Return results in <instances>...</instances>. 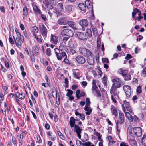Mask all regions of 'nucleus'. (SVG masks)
Instances as JSON below:
<instances>
[{"label": "nucleus", "mask_w": 146, "mask_h": 146, "mask_svg": "<svg viewBox=\"0 0 146 146\" xmlns=\"http://www.w3.org/2000/svg\"><path fill=\"white\" fill-rule=\"evenodd\" d=\"M118 120L116 122V127L117 131L119 132L120 130L118 129L119 125H121V124L124 123L125 121V117L124 114L121 112H119V117Z\"/></svg>", "instance_id": "nucleus-1"}, {"label": "nucleus", "mask_w": 146, "mask_h": 146, "mask_svg": "<svg viewBox=\"0 0 146 146\" xmlns=\"http://www.w3.org/2000/svg\"><path fill=\"white\" fill-rule=\"evenodd\" d=\"M112 82H113V84L111 88V91L114 92L115 90H117V88H119L121 86V81L118 78L117 79H113Z\"/></svg>", "instance_id": "nucleus-2"}, {"label": "nucleus", "mask_w": 146, "mask_h": 146, "mask_svg": "<svg viewBox=\"0 0 146 146\" xmlns=\"http://www.w3.org/2000/svg\"><path fill=\"white\" fill-rule=\"evenodd\" d=\"M79 51L80 54L87 57L92 55V52L90 50L82 47L79 48Z\"/></svg>", "instance_id": "nucleus-3"}, {"label": "nucleus", "mask_w": 146, "mask_h": 146, "mask_svg": "<svg viewBox=\"0 0 146 146\" xmlns=\"http://www.w3.org/2000/svg\"><path fill=\"white\" fill-rule=\"evenodd\" d=\"M55 54L56 56L57 59L59 60H61L62 58L67 57V55L66 53L64 52H60L59 50L57 48H55L54 49Z\"/></svg>", "instance_id": "nucleus-4"}, {"label": "nucleus", "mask_w": 146, "mask_h": 146, "mask_svg": "<svg viewBox=\"0 0 146 146\" xmlns=\"http://www.w3.org/2000/svg\"><path fill=\"white\" fill-rule=\"evenodd\" d=\"M75 35L77 38L81 40H84L87 39V36L82 32H77Z\"/></svg>", "instance_id": "nucleus-5"}, {"label": "nucleus", "mask_w": 146, "mask_h": 146, "mask_svg": "<svg viewBox=\"0 0 146 146\" xmlns=\"http://www.w3.org/2000/svg\"><path fill=\"white\" fill-rule=\"evenodd\" d=\"M122 107L123 111H125V110L126 109L130 113H132V110L131 109V106H130L129 103V102H127L124 101L122 105Z\"/></svg>", "instance_id": "nucleus-6"}, {"label": "nucleus", "mask_w": 146, "mask_h": 146, "mask_svg": "<svg viewBox=\"0 0 146 146\" xmlns=\"http://www.w3.org/2000/svg\"><path fill=\"white\" fill-rule=\"evenodd\" d=\"M134 134L137 136H141L142 134L141 129L139 127H134L133 130Z\"/></svg>", "instance_id": "nucleus-7"}, {"label": "nucleus", "mask_w": 146, "mask_h": 146, "mask_svg": "<svg viewBox=\"0 0 146 146\" xmlns=\"http://www.w3.org/2000/svg\"><path fill=\"white\" fill-rule=\"evenodd\" d=\"M39 27L42 35L44 38L46 37L47 32V29L43 24L40 25Z\"/></svg>", "instance_id": "nucleus-8"}, {"label": "nucleus", "mask_w": 146, "mask_h": 146, "mask_svg": "<svg viewBox=\"0 0 146 146\" xmlns=\"http://www.w3.org/2000/svg\"><path fill=\"white\" fill-rule=\"evenodd\" d=\"M79 23L81 26L82 28L84 29L88 26V22L87 19H83L79 21Z\"/></svg>", "instance_id": "nucleus-9"}, {"label": "nucleus", "mask_w": 146, "mask_h": 146, "mask_svg": "<svg viewBox=\"0 0 146 146\" xmlns=\"http://www.w3.org/2000/svg\"><path fill=\"white\" fill-rule=\"evenodd\" d=\"M76 60L78 63L80 64H84L86 62L85 58L80 55L77 56L76 58Z\"/></svg>", "instance_id": "nucleus-10"}, {"label": "nucleus", "mask_w": 146, "mask_h": 146, "mask_svg": "<svg viewBox=\"0 0 146 146\" xmlns=\"http://www.w3.org/2000/svg\"><path fill=\"white\" fill-rule=\"evenodd\" d=\"M74 130L77 133V136L79 139H81V135L80 134L82 129H80V127L77 125H75Z\"/></svg>", "instance_id": "nucleus-11"}, {"label": "nucleus", "mask_w": 146, "mask_h": 146, "mask_svg": "<svg viewBox=\"0 0 146 146\" xmlns=\"http://www.w3.org/2000/svg\"><path fill=\"white\" fill-rule=\"evenodd\" d=\"M87 62L90 65H94V59L92 55L87 57Z\"/></svg>", "instance_id": "nucleus-12"}, {"label": "nucleus", "mask_w": 146, "mask_h": 146, "mask_svg": "<svg viewBox=\"0 0 146 146\" xmlns=\"http://www.w3.org/2000/svg\"><path fill=\"white\" fill-rule=\"evenodd\" d=\"M32 51L33 53L32 55H34L35 54V55H37L39 54V49L36 46H34L32 47Z\"/></svg>", "instance_id": "nucleus-13"}, {"label": "nucleus", "mask_w": 146, "mask_h": 146, "mask_svg": "<svg viewBox=\"0 0 146 146\" xmlns=\"http://www.w3.org/2000/svg\"><path fill=\"white\" fill-rule=\"evenodd\" d=\"M85 3L88 9H91L92 11L93 10L92 5L90 1H85Z\"/></svg>", "instance_id": "nucleus-14"}, {"label": "nucleus", "mask_w": 146, "mask_h": 146, "mask_svg": "<svg viewBox=\"0 0 146 146\" xmlns=\"http://www.w3.org/2000/svg\"><path fill=\"white\" fill-rule=\"evenodd\" d=\"M111 110L113 115H114L115 117H117L118 115L117 111L115 108L112 106L111 108Z\"/></svg>", "instance_id": "nucleus-15"}, {"label": "nucleus", "mask_w": 146, "mask_h": 146, "mask_svg": "<svg viewBox=\"0 0 146 146\" xmlns=\"http://www.w3.org/2000/svg\"><path fill=\"white\" fill-rule=\"evenodd\" d=\"M78 5L79 8L81 10L83 11L86 12V8L85 3L84 4L83 3H80Z\"/></svg>", "instance_id": "nucleus-16"}, {"label": "nucleus", "mask_w": 146, "mask_h": 146, "mask_svg": "<svg viewBox=\"0 0 146 146\" xmlns=\"http://www.w3.org/2000/svg\"><path fill=\"white\" fill-rule=\"evenodd\" d=\"M13 37L14 39L15 43L16 45L19 47L20 46H21V44L22 41L20 40L19 39V38H16V39H15V37L13 36Z\"/></svg>", "instance_id": "nucleus-17"}, {"label": "nucleus", "mask_w": 146, "mask_h": 146, "mask_svg": "<svg viewBox=\"0 0 146 146\" xmlns=\"http://www.w3.org/2000/svg\"><path fill=\"white\" fill-rule=\"evenodd\" d=\"M57 23L60 25H64L66 23L65 18H60L57 21Z\"/></svg>", "instance_id": "nucleus-18"}, {"label": "nucleus", "mask_w": 146, "mask_h": 146, "mask_svg": "<svg viewBox=\"0 0 146 146\" xmlns=\"http://www.w3.org/2000/svg\"><path fill=\"white\" fill-rule=\"evenodd\" d=\"M33 10L35 13L36 14L41 13V11L38 8V7L35 5H33Z\"/></svg>", "instance_id": "nucleus-19"}, {"label": "nucleus", "mask_w": 146, "mask_h": 146, "mask_svg": "<svg viewBox=\"0 0 146 146\" xmlns=\"http://www.w3.org/2000/svg\"><path fill=\"white\" fill-rule=\"evenodd\" d=\"M51 37V40L53 41V44H56L58 42V37L52 34Z\"/></svg>", "instance_id": "nucleus-20"}, {"label": "nucleus", "mask_w": 146, "mask_h": 146, "mask_svg": "<svg viewBox=\"0 0 146 146\" xmlns=\"http://www.w3.org/2000/svg\"><path fill=\"white\" fill-rule=\"evenodd\" d=\"M124 111L125 113L126 117L131 121H132L133 120V116L129 112H125V111L124 110Z\"/></svg>", "instance_id": "nucleus-21"}, {"label": "nucleus", "mask_w": 146, "mask_h": 146, "mask_svg": "<svg viewBox=\"0 0 146 146\" xmlns=\"http://www.w3.org/2000/svg\"><path fill=\"white\" fill-rule=\"evenodd\" d=\"M84 110L86 111V114L87 115H89L92 112V110L90 107L88 106H85Z\"/></svg>", "instance_id": "nucleus-22"}, {"label": "nucleus", "mask_w": 146, "mask_h": 146, "mask_svg": "<svg viewBox=\"0 0 146 146\" xmlns=\"http://www.w3.org/2000/svg\"><path fill=\"white\" fill-rule=\"evenodd\" d=\"M15 94L17 97L21 99H24L25 97V94L23 93L20 94L18 92H17Z\"/></svg>", "instance_id": "nucleus-23"}, {"label": "nucleus", "mask_w": 146, "mask_h": 146, "mask_svg": "<svg viewBox=\"0 0 146 146\" xmlns=\"http://www.w3.org/2000/svg\"><path fill=\"white\" fill-rule=\"evenodd\" d=\"M75 119L73 117H70V124L71 127H73L75 126Z\"/></svg>", "instance_id": "nucleus-24"}, {"label": "nucleus", "mask_w": 146, "mask_h": 146, "mask_svg": "<svg viewBox=\"0 0 146 146\" xmlns=\"http://www.w3.org/2000/svg\"><path fill=\"white\" fill-rule=\"evenodd\" d=\"M68 25L73 29L77 30L78 29L76 27L75 23L74 22L72 21H69L68 22Z\"/></svg>", "instance_id": "nucleus-25"}, {"label": "nucleus", "mask_w": 146, "mask_h": 146, "mask_svg": "<svg viewBox=\"0 0 146 146\" xmlns=\"http://www.w3.org/2000/svg\"><path fill=\"white\" fill-rule=\"evenodd\" d=\"M43 3L45 5L48 10L53 9V7L52 5L53 4H50L48 3V1H47V2H44L43 1Z\"/></svg>", "instance_id": "nucleus-26"}, {"label": "nucleus", "mask_w": 146, "mask_h": 146, "mask_svg": "<svg viewBox=\"0 0 146 146\" xmlns=\"http://www.w3.org/2000/svg\"><path fill=\"white\" fill-rule=\"evenodd\" d=\"M85 34L87 36V38L88 37L89 38H91L92 35V33L91 29H87Z\"/></svg>", "instance_id": "nucleus-27"}, {"label": "nucleus", "mask_w": 146, "mask_h": 146, "mask_svg": "<svg viewBox=\"0 0 146 146\" xmlns=\"http://www.w3.org/2000/svg\"><path fill=\"white\" fill-rule=\"evenodd\" d=\"M67 32V36L69 37L73 36L74 35V33L72 30L70 29H68Z\"/></svg>", "instance_id": "nucleus-28"}, {"label": "nucleus", "mask_w": 146, "mask_h": 146, "mask_svg": "<svg viewBox=\"0 0 146 146\" xmlns=\"http://www.w3.org/2000/svg\"><path fill=\"white\" fill-rule=\"evenodd\" d=\"M142 143L143 145L146 146V135H144L142 138Z\"/></svg>", "instance_id": "nucleus-29"}, {"label": "nucleus", "mask_w": 146, "mask_h": 146, "mask_svg": "<svg viewBox=\"0 0 146 146\" xmlns=\"http://www.w3.org/2000/svg\"><path fill=\"white\" fill-rule=\"evenodd\" d=\"M72 7L71 6H67L66 9V11L67 12H70L72 11Z\"/></svg>", "instance_id": "nucleus-30"}, {"label": "nucleus", "mask_w": 146, "mask_h": 146, "mask_svg": "<svg viewBox=\"0 0 146 146\" xmlns=\"http://www.w3.org/2000/svg\"><path fill=\"white\" fill-rule=\"evenodd\" d=\"M102 82L104 85L105 86L107 85V77L105 76H104L102 79Z\"/></svg>", "instance_id": "nucleus-31"}, {"label": "nucleus", "mask_w": 146, "mask_h": 146, "mask_svg": "<svg viewBox=\"0 0 146 146\" xmlns=\"http://www.w3.org/2000/svg\"><path fill=\"white\" fill-rule=\"evenodd\" d=\"M67 29H65L61 31V34L62 36H67Z\"/></svg>", "instance_id": "nucleus-32"}, {"label": "nucleus", "mask_w": 146, "mask_h": 146, "mask_svg": "<svg viewBox=\"0 0 146 146\" xmlns=\"http://www.w3.org/2000/svg\"><path fill=\"white\" fill-rule=\"evenodd\" d=\"M123 89L125 92L131 90L130 86L128 85H125L123 87Z\"/></svg>", "instance_id": "nucleus-33"}, {"label": "nucleus", "mask_w": 146, "mask_h": 146, "mask_svg": "<svg viewBox=\"0 0 146 146\" xmlns=\"http://www.w3.org/2000/svg\"><path fill=\"white\" fill-rule=\"evenodd\" d=\"M67 91L68 93H67L66 96H71L73 93V92L70 89H67Z\"/></svg>", "instance_id": "nucleus-34"}, {"label": "nucleus", "mask_w": 146, "mask_h": 146, "mask_svg": "<svg viewBox=\"0 0 146 146\" xmlns=\"http://www.w3.org/2000/svg\"><path fill=\"white\" fill-rule=\"evenodd\" d=\"M32 31L35 33H37L38 31V28L36 26L33 27L32 29Z\"/></svg>", "instance_id": "nucleus-35"}, {"label": "nucleus", "mask_w": 146, "mask_h": 146, "mask_svg": "<svg viewBox=\"0 0 146 146\" xmlns=\"http://www.w3.org/2000/svg\"><path fill=\"white\" fill-rule=\"evenodd\" d=\"M125 76V77L124 78V79L125 80H129L131 79V75L130 74H127L126 76Z\"/></svg>", "instance_id": "nucleus-36"}, {"label": "nucleus", "mask_w": 146, "mask_h": 146, "mask_svg": "<svg viewBox=\"0 0 146 146\" xmlns=\"http://www.w3.org/2000/svg\"><path fill=\"white\" fill-rule=\"evenodd\" d=\"M58 6L59 9H60L61 11L63 10V5L62 3H58Z\"/></svg>", "instance_id": "nucleus-37"}, {"label": "nucleus", "mask_w": 146, "mask_h": 146, "mask_svg": "<svg viewBox=\"0 0 146 146\" xmlns=\"http://www.w3.org/2000/svg\"><path fill=\"white\" fill-rule=\"evenodd\" d=\"M86 104L85 106H89L90 104V99L88 98H86Z\"/></svg>", "instance_id": "nucleus-38"}, {"label": "nucleus", "mask_w": 146, "mask_h": 146, "mask_svg": "<svg viewBox=\"0 0 146 146\" xmlns=\"http://www.w3.org/2000/svg\"><path fill=\"white\" fill-rule=\"evenodd\" d=\"M51 50L50 48H48L46 50V54L48 56H49L51 55Z\"/></svg>", "instance_id": "nucleus-39"}, {"label": "nucleus", "mask_w": 146, "mask_h": 146, "mask_svg": "<svg viewBox=\"0 0 146 146\" xmlns=\"http://www.w3.org/2000/svg\"><path fill=\"white\" fill-rule=\"evenodd\" d=\"M102 60L103 63H108L109 62V60L107 58H102Z\"/></svg>", "instance_id": "nucleus-40"}, {"label": "nucleus", "mask_w": 146, "mask_h": 146, "mask_svg": "<svg viewBox=\"0 0 146 146\" xmlns=\"http://www.w3.org/2000/svg\"><path fill=\"white\" fill-rule=\"evenodd\" d=\"M80 93V90H78L76 91V96L78 99H79L80 98V96H79Z\"/></svg>", "instance_id": "nucleus-41"}, {"label": "nucleus", "mask_w": 146, "mask_h": 146, "mask_svg": "<svg viewBox=\"0 0 146 146\" xmlns=\"http://www.w3.org/2000/svg\"><path fill=\"white\" fill-rule=\"evenodd\" d=\"M17 37H16L17 38H19V39L22 42H24V38L23 36L21 35V36H17Z\"/></svg>", "instance_id": "nucleus-42"}, {"label": "nucleus", "mask_w": 146, "mask_h": 146, "mask_svg": "<svg viewBox=\"0 0 146 146\" xmlns=\"http://www.w3.org/2000/svg\"><path fill=\"white\" fill-rule=\"evenodd\" d=\"M110 91V93H111V94H112L113 93V94L114 95V96H117V98L118 99H119V96H118V94L117 93L115 92L116 90H115L114 92H112V91H111V88Z\"/></svg>", "instance_id": "nucleus-43"}, {"label": "nucleus", "mask_w": 146, "mask_h": 146, "mask_svg": "<svg viewBox=\"0 0 146 146\" xmlns=\"http://www.w3.org/2000/svg\"><path fill=\"white\" fill-rule=\"evenodd\" d=\"M122 72V76H126L128 73V71L127 70L123 69Z\"/></svg>", "instance_id": "nucleus-44"}, {"label": "nucleus", "mask_w": 146, "mask_h": 146, "mask_svg": "<svg viewBox=\"0 0 146 146\" xmlns=\"http://www.w3.org/2000/svg\"><path fill=\"white\" fill-rule=\"evenodd\" d=\"M27 13V9L26 7H24L23 9V13L24 15L26 16Z\"/></svg>", "instance_id": "nucleus-45"}, {"label": "nucleus", "mask_w": 146, "mask_h": 146, "mask_svg": "<svg viewBox=\"0 0 146 146\" xmlns=\"http://www.w3.org/2000/svg\"><path fill=\"white\" fill-rule=\"evenodd\" d=\"M80 75V73L79 72H75L74 73V76L77 79H79L80 77L79 76Z\"/></svg>", "instance_id": "nucleus-46"}, {"label": "nucleus", "mask_w": 146, "mask_h": 146, "mask_svg": "<svg viewBox=\"0 0 146 146\" xmlns=\"http://www.w3.org/2000/svg\"><path fill=\"white\" fill-rule=\"evenodd\" d=\"M69 38V37L67 36H66L65 37H63L62 41L64 43H65L66 42Z\"/></svg>", "instance_id": "nucleus-47"}, {"label": "nucleus", "mask_w": 146, "mask_h": 146, "mask_svg": "<svg viewBox=\"0 0 146 146\" xmlns=\"http://www.w3.org/2000/svg\"><path fill=\"white\" fill-rule=\"evenodd\" d=\"M126 96L129 97L131 94V90L125 92Z\"/></svg>", "instance_id": "nucleus-48"}, {"label": "nucleus", "mask_w": 146, "mask_h": 146, "mask_svg": "<svg viewBox=\"0 0 146 146\" xmlns=\"http://www.w3.org/2000/svg\"><path fill=\"white\" fill-rule=\"evenodd\" d=\"M48 1V3L51 4H54V0H45L44 1V2H47V1Z\"/></svg>", "instance_id": "nucleus-49"}, {"label": "nucleus", "mask_w": 146, "mask_h": 146, "mask_svg": "<svg viewBox=\"0 0 146 146\" xmlns=\"http://www.w3.org/2000/svg\"><path fill=\"white\" fill-rule=\"evenodd\" d=\"M58 133L60 137V138L62 139H63L64 138V137L63 136V135H62V134L60 132V131H58Z\"/></svg>", "instance_id": "nucleus-50"}, {"label": "nucleus", "mask_w": 146, "mask_h": 146, "mask_svg": "<svg viewBox=\"0 0 146 146\" xmlns=\"http://www.w3.org/2000/svg\"><path fill=\"white\" fill-rule=\"evenodd\" d=\"M64 83L66 85V88L68 87V81L67 78H65V82Z\"/></svg>", "instance_id": "nucleus-51"}, {"label": "nucleus", "mask_w": 146, "mask_h": 146, "mask_svg": "<svg viewBox=\"0 0 146 146\" xmlns=\"http://www.w3.org/2000/svg\"><path fill=\"white\" fill-rule=\"evenodd\" d=\"M64 58L63 62L66 64H70L68 60L67 59V57L66 58V57H65Z\"/></svg>", "instance_id": "nucleus-52"}, {"label": "nucleus", "mask_w": 146, "mask_h": 146, "mask_svg": "<svg viewBox=\"0 0 146 146\" xmlns=\"http://www.w3.org/2000/svg\"><path fill=\"white\" fill-rule=\"evenodd\" d=\"M9 5H12L14 2V0H7Z\"/></svg>", "instance_id": "nucleus-53"}, {"label": "nucleus", "mask_w": 146, "mask_h": 146, "mask_svg": "<svg viewBox=\"0 0 146 146\" xmlns=\"http://www.w3.org/2000/svg\"><path fill=\"white\" fill-rule=\"evenodd\" d=\"M57 98H57L56 99V103L58 105H59L60 104V96L59 94H58V97Z\"/></svg>", "instance_id": "nucleus-54"}, {"label": "nucleus", "mask_w": 146, "mask_h": 146, "mask_svg": "<svg viewBox=\"0 0 146 146\" xmlns=\"http://www.w3.org/2000/svg\"><path fill=\"white\" fill-rule=\"evenodd\" d=\"M137 92L138 93H140L141 92V87L139 86L137 88L136 90Z\"/></svg>", "instance_id": "nucleus-55"}, {"label": "nucleus", "mask_w": 146, "mask_h": 146, "mask_svg": "<svg viewBox=\"0 0 146 146\" xmlns=\"http://www.w3.org/2000/svg\"><path fill=\"white\" fill-rule=\"evenodd\" d=\"M80 118L82 120H84L85 119V116L84 114H81L80 115Z\"/></svg>", "instance_id": "nucleus-56"}, {"label": "nucleus", "mask_w": 146, "mask_h": 146, "mask_svg": "<svg viewBox=\"0 0 146 146\" xmlns=\"http://www.w3.org/2000/svg\"><path fill=\"white\" fill-rule=\"evenodd\" d=\"M132 57V56L129 54H127L125 58V59L129 60Z\"/></svg>", "instance_id": "nucleus-57"}, {"label": "nucleus", "mask_w": 146, "mask_h": 146, "mask_svg": "<svg viewBox=\"0 0 146 146\" xmlns=\"http://www.w3.org/2000/svg\"><path fill=\"white\" fill-rule=\"evenodd\" d=\"M142 73L143 76H146V67L142 70Z\"/></svg>", "instance_id": "nucleus-58"}, {"label": "nucleus", "mask_w": 146, "mask_h": 146, "mask_svg": "<svg viewBox=\"0 0 146 146\" xmlns=\"http://www.w3.org/2000/svg\"><path fill=\"white\" fill-rule=\"evenodd\" d=\"M41 17L42 19L46 21L47 20V18L44 14H41Z\"/></svg>", "instance_id": "nucleus-59"}, {"label": "nucleus", "mask_w": 146, "mask_h": 146, "mask_svg": "<svg viewBox=\"0 0 146 146\" xmlns=\"http://www.w3.org/2000/svg\"><path fill=\"white\" fill-rule=\"evenodd\" d=\"M15 30L17 35V36H21V35L17 28H15Z\"/></svg>", "instance_id": "nucleus-60"}, {"label": "nucleus", "mask_w": 146, "mask_h": 146, "mask_svg": "<svg viewBox=\"0 0 146 146\" xmlns=\"http://www.w3.org/2000/svg\"><path fill=\"white\" fill-rule=\"evenodd\" d=\"M98 88V87L97 86L96 84L93 85V86L92 87V90H93L96 91L97 89Z\"/></svg>", "instance_id": "nucleus-61"}, {"label": "nucleus", "mask_w": 146, "mask_h": 146, "mask_svg": "<svg viewBox=\"0 0 146 146\" xmlns=\"http://www.w3.org/2000/svg\"><path fill=\"white\" fill-rule=\"evenodd\" d=\"M37 139L39 143H42V140L41 139V138L40 137V136L38 135H37Z\"/></svg>", "instance_id": "nucleus-62"}, {"label": "nucleus", "mask_w": 146, "mask_h": 146, "mask_svg": "<svg viewBox=\"0 0 146 146\" xmlns=\"http://www.w3.org/2000/svg\"><path fill=\"white\" fill-rule=\"evenodd\" d=\"M133 119L135 121H139V119L135 115L133 118Z\"/></svg>", "instance_id": "nucleus-63"}, {"label": "nucleus", "mask_w": 146, "mask_h": 146, "mask_svg": "<svg viewBox=\"0 0 146 146\" xmlns=\"http://www.w3.org/2000/svg\"><path fill=\"white\" fill-rule=\"evenodd\" d=\"M91 144L90 142H88L84 143L85 146H90Z\"/></svg>", "instance_id": "nucleus-64"}]
</instances>
